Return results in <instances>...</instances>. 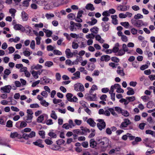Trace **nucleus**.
I'll return each mask as SVG.
<instances>
[{"instance_id": "obj_41", "label": "nucleus", "mask_w": 155, "mask_h": 155, "mask_svg": "<svg viewBox=\"0 0 155 155\" xmlns=\"http://www.w3.org/2000/svg\"><path fill=\"white\" fill-rule=\"evenodd\" d=\"M121 113L125 117H128L129 115V114L128 112L126 110H122Z\"/></svg>"}, {"instance_id": "obj_42", "label": "nucleus", "mask_w": 155, "mask_h": 155, "mask_svg": "<svg viewBox=\"0 0 155 155\" xmlns=\"http://www.w3.org/2000/svg\"><path fill=\"white\" fill-rule=\"evenodd\" d=\"M95 37V35L92 33L89 34L86 36V38L87 39H94Z\"/></svg>"}, {"instance_id": "obj_58", "label": "nucleus", "mask_w": 155, "mask_h": 155, "mask_svg": "<svg viewBox=\"0 0 155 155\" xmlns=\"http://www.w3.org/2000/svg\"><path fill=\"white\" fill-rule=\"evenodd\" d=\"M108 110L109 111H110L111 114L114 116H116L117 115V114L114 111V109L112 108H109L108 109Z\"/></svg>"}, {"instance_id": "obj_27", "label": "nucleus", "mask_w": 155, "mask_h": 155, "mask_svg": "<svg viewBox=\"0 0 155 155\" xmlns=\"http://www.w3.org/2000/svg\"><path fill=\"white\" fill-rule=\"evenodd\" d=\"M97 90V86L94 84L92 87L91 90L89 91V93L91 95H92V94L93 93L94 91Z\"/></svg>"}, {"instance_id": "obj_6", "label": "nucleus", "mask_w": 155, "mask_h": 155, "mask_svg": "<svg viewBox=\"0 0 155 155\" xmlns=\"http://www.w3.org/2000/svg\"><path fill=\"white\" fill-rule=\"evenodd\" d=\"M65 53L68 58H72L73 55H75L78 54V51L77 50H76L75 51L71 52L70 49L69 48H67L66 49Z\"/></svg>"}, {"instance_id": "obj_48", "label": "nucleus", "mask_w": 155, "mask_h": 155, "mask_svg": "<svg viewBox=\"0 0 155 155\" xmlns=\"http://www.w3.org/2000/svg\"><path fill=\"white\" fill-rule=\"evenodd\" d=\"M13 126L12 122L10 120H8L7 122L6 127H11Z\"/></svg>"}, {"instance_id": "obj_45", "label": "nucleus", "mask_w": 155, "mask_h": 155, "mask_svg": "<svg viewBox=\"0 0 155 155\" xmlns=\"http://www.w3.org/2000/svg\"><path fill=\"white\" fill-rule=\"evenodd\" d=\"M31 74L33 76V77L35 79H37L38 78V76L37 74V73L36 72V71H33L31 73Z\"/></svg>"}, {"instance_id": "obj_51", "label": "nucleus", "mask_w": 155, "mask_h": 155, "mask_svg": "<svg viewBox=\"0 0 155 155\" xmlns=\"http://www.w3.org/2000/svg\"><path fill=\"white\" fill-rule=\"evenodd\" d=\"M39 135L41 137L43 138H45V132L43 130H41L39 131L38 133Z\"/></svg>"}, {"instance_id": "obj_33", "label": "nucleus", "mask_w": 155, "mask_h": 155, "mask_svg": "<svg viewBox=\"0 0 155 155\" xmlns=\"http://www.w3.org/2000/svg\"><path fill=\"white\" fill-rule=\"evenodd\" d=\"M98 30L99 29L97 27H94L90 29V31H91L92 32L97 34V33L98 32Z\"/></svg>"}, {"instance_id": "obj_62", "label": "nucleus", "mask_w": 155, "mask_h": 155, "mask_svg": "<svg viewBox=\"0 0 155 155\" xmlns=\"http://www.w3.org/2000/svg\"><path fill=\"white\" fill-rule=\"evenodd\" d=\"M117 73L121 76H123L124 75V73L123 70H118L117 71Z\"/></svg>"}, {"instance_id": "obj_23", "label": "nucleus", "mask_w": 155, "mask_h": 155, "mask_svg": "<svg viewBox=\"0 0 155 155\" xmlns=\"http://www.w3.org/2000/svg\"><path fill=\"white\" fill-rule=\"evenodd\" d=\"M20 136L19 135L17 132L11 133L10 135V137L13 138H14L15 137L19 138Z\"/></svg>"}, {"instance_id": "obj_11", "label": "nucleus", "mask_w": 155, "mask_h": 155, "mask_svg": "<svg viewBox=\"0 0 155 155\" xmlns=\"http://www.w3.org/2000/svg\"><path fill=\"white\" fill-rule=\"evenodd\" d=\"M14 28L16 30H20L23 32L25 30V28L21 25L16 24L14 26Z\"/></svg>"}, {"instance_id": "obj_39", "label": "nucleus", "mask_w": 155, "mask_h": 155, "mask_svg": "<svg viewBox=\"0 0 155 155\" xmlns=\"http://www.w3.org/2000/svg\"><path fill=\"white\" fill-rule=\"evenodd\" d=\"M44 119V116L43 115H41L38 117L37 120L39 123H41L43 120Z\"/></svg>"}, {"instance_id": "obj_50", "label": "nucleus", "mask_w": 155, "mask_h": 155, "mask_svg": "<svg viewBox=\"0 0 155 155\" xmlns=\"http://www.w3.org/2000/svg\"><path fill=\"white\" fill-rule=\"evenodd\" d=\"M27 125V124L25 122L23 121H21L20 125V127L21 128L25 127H26Z\"/></svg>"}, {"instance_id": "obj_55", "label": "nucleus", "mask_w": 155, "mask_h": 155, "mask_svg": "<svg viewBox=\"0 0 155 155\" xmlns=\"http://www.w3.org/2000/svg\"><path fill=\"white\" fill-rule=\"evenodd\" d=\"M53 53L54 54L57 55H61L62 54V53L58 50H54L53 51Z\"/></svg>"}, {"instance_id": "obj_57", "label": "nucleus", "mask_w": 155, "mask_h": 155, "mask_svg": "<svg viewBox=\"0 0 155 155\" xmlns=\"http://www.w3.org/2000/svg\"><path fill=\"white\" fill-rule=\"evenodd\" d=\"M35 42L34 40H32L30 44V46L31 48L34 49L35 48Z\"/></svg>"}, {"instance_id": "obj_9", "label": "nucleus", "mask_w": 155, "mask_h": 155, "mask_svg": "<svg viewBox=\"0 0 155 155\" xmlns=\"http://www.w3.org/2000/svg\"><path fill=\"white\" fill-rule=\"evenodd\" d=\"M101 25L102 27L103 30L104 31L106 32L109 30L110 26L108 23L102 22L101 23Z\"/></svg>"}, {"instance_id": "obj_12", "label": "nucleus", "mask_w": 155, "mask_h": 155, "mask_svg": "<svg viewBox=\"0 0 155 155\" xmlns=\"http://www.w3.org/2000/svg\"><path fill=\"white\" fill-rule=\"evenodd\" d=\"M21 16L23 21H26L28 19V15L25 11H23L21 12Z\"/></svg>"}, {"instance_id": "obj_43", "label": "nucleus", "mask_w": 155, "mask_h": 155, "mask_svg": "<svg viewBox=\"0 0 155 155\" xmlns=\"http://www.w3.org/2000/svg\"><path fill=\"white\" fill-rule=\"evenodd\" d=\"M154 103L152 101H150L147 104V107L148 108H151L153 106Z\"/></svg>"}, {"instance_id": "obj_26", "label": "nucleus", "mask_w": 155, "mask_h": 155, "mask_svg": "<svg viewBox=\"0 0 155 155\" xmlns=\"http://www.w3.org/2000/svg\"><path fill=\"white\" fill-rule=\"evenodd\" d=\"M96 142L94 139H92L90 140V146L92 148L96 146Z\"/></svg>"}, {"instance_id": "obj_61", "label": "nucleus", "mask_w": 155, "mask_h": 155, "mask_svg": "<svg viewBox=\"0 0 155 155\" xmlns=\"http://www.w3.org/2000/svg\"><path fill=\"white\" fill-rule=\"evenodd\" d=\"M46 34V36L47 37H50L51 36L52 34V32L51 31L48 30Z\"/></svg>"}, {"instance_id": "obj_24", "label": "nucleus", "mask_w": 155, "mask_h": 155, "mask_svg": "<svg viewBox=\"0 0 155 155\" xmlns=\"http://www.w3.org/2000/svg\"><path fill=\"white\" fill-rule=\"evenodd\" d=\"M42 68V66L39 64H38L36 65H33L31 66V68L32 69H35L36 70L40 69Z\"/></svg>"}, {"instance_id": "obj_13", "label": "nucleus", "mask_w": 155, "mask_h": 155, "mask_svg": "<svg viewBox=\"0 0 155 155\" xmlns=\"http://www.w3.org/2000/svg\"><path fill=\"white\" fill-rule=\"evenodd\" d=\"M80 73L79 71H77L75 73L73 74L74 76L71 77V78L73 80H75L78 79L80 78Z\"/></svg>"}, {"instance_id": "obj_49", "label": "nucleus", "mask_w": 155, "mask_h": 155, "mask_svg": "<svg viewBox=\"0 0 155 155\" xmlns=\"http://www.w3.org/2000/svg\"><path fill=\"white\" fill-rule=\"evenodd\" d=\"M120 24L126 28H127L129 25V23L128 22H121Z\"/></svg>"}, {"instance_id": "obj_54", "label": "nucleus", "mask_w": 155, "mask_h": 155, "mask_svg": "<svg viewBox=\"0 0 155 155\" xmlns=\"http://www.w3.org/2000/svg\"><path fill=\"white\" fill-rule=\"evenodd\" d=\"M30 107L31 108H36L39 107V106L37 104H30Z\"/></svg>"}, {"instance_id": "obj_38", "label": "nucleus", "mask_w": 155, "mask_h": 155, "mask_svg": "<svg viewBox=\"0 0 155 155\" xmlns=\"http://www.w3.org/2000/svg\"><path fill=\"white\" fill-rule=\"evenodd\" d=\"M143 18V15L139 13H138L137 15H135L134 16V19H135L142 18Z\"/></svg>"}, {"instance_id": "obj_31", "label": "nucleus", "mask_w": 155, "mask_h": 155, "mask_svg": "<svg viewBox=\"0 0 155 155\" xmlns=\"http://www.w3.org/2000/svg\"><path fill=\"white\" fill-rule=\"evenodd\" d=\"M16 12V11L15 9L13 8H11L9 10V13L12 14L11 16L13 17V18H14L15 16V14Z\"/></svg>"}, {"instance_id": "obj_52", "label": "nucleus", "mask_w": 155, "mask_h": 155, "mask_svg": "<svg viewBox=\"0 0 155 155\" xmlns=\"http://www.w3.org/2000/svg\"><path fill=\"white\" fill-rule=\"evenodd\" d=\"M102 15L104 16L107 17L110 16V14L109 13L108 11H106L102 13Z\"/></svg>"}, {"instance_id": "obj_16", "label": "nucleus", "mask_w": 155, "mask_h": 155, "mask_svg": "<svg viewBox=\"0 0 155 155\" xmlns=\"http://www.w3.org/2000/svg\"><path fill=\"white\" fill-rule=\"evenodd\" d=\"M78 60L77 59L75 62H72L71 60L68 59L66 60L65 63L66 64L68 65H72L74 64H78Z\"/></svg>"}, {"instance_id": "obj_4", "label": "nucleus", "mask_w": 155, "mask_h": 155, "mask_svg": "<svg viewBox=\"0 0 155 155\" xmlns=\"http://www.w3.org/2000/svg\"><path fill=\"white\" fill-rule=\"evenodd\" d=\"M67 100L71 102H76L78 100V98L75 96H74L72 98L73 95L71 93H67L66 95Z\"/></svg>"}, {"instance_id": "obj_19", "label": "nucleus", "mask_w": 155, "mask_h": 155, "mask_svg": "<svg viewBox=\"0 0 155 155\" xmlns=\"http://www.w3.org/2000/svg\"><path fill=\"white\" fill-rule=\"evenodd\" d=\"M119 44L118 43H117L115 44V46H114L112 50V52L114 53H117L118 52L119 50Z\"/></svg>"}, {"instance_id": "obj_60", "label": "nucleus", "mask_w": 155, "mask_h": 155, "mask_svg": "<svg viewBox=\"0 0 155 155\" xmlns=\"http://www.w3.org/2000/svg\"><path fill=\"white\" fill-rule=\"evenodd\" d=\"M41 39V38L40 37H37L35 39L36 41V44L37 45H39L40 44V41Z\"/></svg>"}, {"instance_id": "obj_63", "label": "nucleus", "mask_w": 155, "mask_h": 155, "mask_svg": "<svg viewBox=\"0 0 155 155\" xmlns=\"http://www.w3.org/2000/svg\"><path fill=\"white\" fill-rule=\"evenodd\" d=\"M62 101V100L61 99H57L56 98H54L53 100V103L54 104H57L58 103H60Z\"/></svg>"}, {"instance_id": "obj_15", "label": "nucleus", "mask_w": 155, "mask_h": 155, "mask_svg": "<svg viewBox=\"0 0 155 155\" xmlns=\"http://www.w3.org/2000/svg\"><path fill=\"white\" fill-rule=\"evenodd\" d=\"M87 123L91 126L94 127L96 126V123L91 118H90L88 119L87 121Z\"/></svg>"}, {"instance_id": "obj_47", "label": "nucleus", "mask_w": 155, "mask_h": 155, "mask_svg": "<svg viewBox=\"0 0 155 155\" xmlns=\"http://www.w3.org/2000/svg\"><path fill=\"white\" fill-rule=\"evenodd\" d=\"M48 134L51 138H55L57 137L56 134L53 132H50Z\"/></svg>"}, {"instance_id": "obj_34", "label": "nucleus", "mask_w": 155, "mask_h": 155, "mask_svg": "<svg viewBox=\"0 0 155 155\" xmlns=\"http://www.w3.org/2000/svg\"><path fill=\"white\" fill-rule=\"evenodd\" d=\"M20 38L18 37H16L15 38H11L9 39V41L11 42H14L15 43H17L19 41Z\"/></svg>"}, {"instance_id": "obj_14", "label": "nucleus", "mask_w": 155, "mask_h": 155, "mask_svg": "<svg viewBox=\"0 0 155 155\" xmlns=\"http://www.w3.org/2000/svg\"><path fill=\"white\" fill-rule=\"evenodd\" d=\"M85 8L87 10H90L92 11H94L95 9L93 5L91 3H88L87 4Z\"/></svg>"}, {"instance_id": "obj_21", "label": "nucleus", "mask_w": 155, "mask_h": 155, "mask_svg": "<svg viewBox=\"0 0 155 155\" xmlns=\"http://www.w3.org/2000/svg\"><path fill=\"white\" fill-rule=\"evenodd\" d=\"M117 9L118 10L125 11L127 10V7L125 5H120L117 7Z\"/></svg>"}, {"instance_id": "obj_44", "label": "nucleus", "mask_w": 155, "mask_h": 155, "mask_svg": "<svg viewBox=\"0 0 155 155\" xmlns=\"http://www.w3.org/2000/svg\"><path fill=\"white\" fill-rule=\"evenodd\" d=\"M53 65V63L51 61H47L45 64V65L46 66H47L48 67H50Z\"/></svg>"}, {"instance_id": "obj_2", "label": "nucleus", "mask_w": 155, "mask_h": 155, "mask_svg": "<svg viewBox=\"0 0 155 155\" xmlns=\"http://www.w3.org/2000/svg\"><path fill=\"white\" fill-rule=\"evenodd\" d=\"M27 115L25 117V120L26 122L28 123H30L31 122L32 118L33 117V112L32 111L31 109H28L27 110Z\"/></svg>"}, {"instance_id": "obj_32", "label": "nucleus", "mask_w": 155, "mask_h": 155, "mask_svg": "<svg viewBox=\"0 0 155 155\" xmlns=\"http://www.w3.org/2000/svg\"><path fill=\"white\" fill-rule=\"evenodd\" d=\"M45 16L47 19L49 20L51 19V18H53L54 16V15L52 13H46L45 15Z\"/></svg>"}, {"instance_id": "obj_18", "label": "nucleus", "mask_w": 155, "mask_h": 155, "mask_svg": "<svg viewBox=\"0 0 155 155\" xmlns=\"http://www.w3.org/2000/svg\"><path fill=\"white\" fill-rule=\"evenodd\" d=\"M33 143L36 146H37L40 147H43L44 146L41 143V140H37L35 142H34Z\"/></svg>"}, {"instance_id": "obj_36", "label": "nucleus", "mask_w": 155, "mask_h": 155, "mask_svg": "<svg viewBox=\"0 0 155 155\" xmlns=\"http://www.w3.org/2000/svg\"><path fill=\"white\" fill-rule=\"evenodd\" d=\"M31 0H24L22 3L23 6L24 7H27L29 5V2Z\"/></svg>"}, {"instance_id": "obj_7", "label": "nucleus", "mask_w": 155, "mask_h": 155, "mask_svg": "<svg viewBox=\"0 0 155 155\" xmlns=\"http://www.w3.org/2000/svg\"><path fill=\"white\" fill-rule=\"evenodd\" d=\"M12 89V86L10 85L5 86L1 88V90L3 91V92L7 93H9Z\"/></svg>"}, {"instance_id": "obj_1", "label": "nucleus", "mask_w": 155, "mask_h": 155, "mask_svg": "<svg viewBox=\"0 0 155 155\" xmlns=\"http://www.w3.org/2000/svg\"><path fill=\"white\" fill-rule=\"evenodd\" d=\"M130 120L128 119H125L124 121L120 124V127L121 129L124 130H131L133 129V127L132 125H129L131 124Z\"/></svg>"}, {"instance_id": "obj_22", "label": "nucleus", "mask_w": 155, "mask_h": 155, "mask_svg": "<svg viewBox=\"0 0 155 155\" xmlns=\"http://www.w3.org/2000/svg\"><path fill=\"white\" fill-rule=\"evenodd\" d=\"M135 26L138 28L144 25L143 21L141 20H137Z\"/></svg>"}, {"instance_id": "obj_20", "label": "nucleus", "mask_w": 155, "mask_h": 155, "mask_svg": "<svg viewBox=\"0 0 155 155\" xmlns=\"http://www.w3.org/2000/svg\"><path fill=\"white\" fill-rule=\"evenodd\" d=\"M127 89L128 90L127 93V95H130L134 94L135 92L133 88L130 87H128Z\"/></svg>"}, {"instance_id": "obj_53", "label": "nucleus", "mask_w": 155, "mask_h": 155, "mask_svg": "<svg viewBox=\"0 0 155 155\" xmlns=\"http://www.w3.org/2000/svg\"><path fill=\"white\" fill-rule=\"evenodd\" d=\"M130 31L131 33L133 35H136L138 32L137 30L134 28H132L131 29Z\"/></svg>"}, {"instance_id": "obj_3", "label": "nucleus", "mask_w": 155, "mask_h": 155, "mask_svg": "<svg viewBox=\"0 0 155 155\" xmlns=\"http://www.w3.org/2000/svg\"><path fill=\"white\" fill-rule=\"evenodd\" d=\"M97 121L98 122L97 124V126L100 130H102L105 127L106 123L104 120L98 119L97 120Z\"/></svg>"}, {"instance_id": "obj_59", "label": "nucleus", "mask_w": 155, "mask_h": 155, "mask_svg": "<svg viewBox=\"0 0 155 155\" xmlns=\"http://www.w3.org/2000/svg\"><path fill=\"white\" fill-rule=\"evenodd\" d=\"M28 136L29 138H32L35 137V132L34 131H32L30 134L28 135Z\"/></svg>"}, {"instance_id": "obj_5", "label": "nucleus", "mask_w": 155, "mask_h": 155, "mask_svg": "<svg viewBox=\"0 0 155 155\" xmlns=\"http://www.w3.org/2000/svg\"><path fill=\"white\" fill-rule=\"evenodd\" d=\"M74 90L77 91H83L84 90V87L81 84L77 83L74 85Z\"/></svg>"}, {"instance_id": "obj_37", "label": "nucleus", "mask_w": 155, "mask_h": 155, "mask_svg": "<svg viewBox=\"0 0 155 155\" xmlns=\"http://www.w3.org/2000/svg\"><path fill=\"white\" fill-rule=\"evenodd\" d=\"M146 133L147 134H151L153 136L155 137V132L150 130H147L146 131Z\"/></svg>"}, {"instance_id": "obj_46", "label": "nucleus", "mask_w": 155, "mask_h": 155, "mask_svg": "<svg viewBox=\"0 0 155 155\" xmlns=\"http://www.w3.org/2000/svg\"><path fill=\"white\" fill-rule=\"evenodd\" d=\"M126 98L127 100H128L129 102L133 101L135 100V98L134 96L127 97Z\"/></svg>"}, {"instance_id": "obj_17", "label": "nucleus", "mask_w": 155, "mask_h": 155, "mask_svg": "<svg viewBox=\"0 0 155 155\" xmlns=\"http://www.w3.org/2000/svg\"><path fill=\"white\" fill-rule=\"evenodd\" d=\"M111 17L112 19V23L115 25L117 24L118 21L117 19V15H112Z\"/></svg>"}, {"instance_id": "obj_64", "label": "nucleus", "mask_w": 155, "mask_h": 155, "mask_svg": "<svg viewBox=\"0 0 155 155\" xmlns=\"http://www.w3.org/2000/svg\"><path fill=\"white\" fill-rule=\"evenodd\" d=\"M123 50H124L125 51L127 52L128 51V49L127 47V45L125 44H123L122 45Z\"/></svg>"}, {"instance_id": "obj_28", "label": "nucleus", "mask_w": 155, "mask_h": 155, "mask_svg": "<svg viewBox=\"0 0 155 155\" xmlns=\"http://www.w3.org/2000/svg\"><path fill=\"white\" fill-rule=\"evenodd\" d=\"M68 18L70 19V20H73V19H75V15L73 13H70L67 15Z\"/></svg>"}, {"instance_id": "obj_30", "label": "nucleus", "mask_w": 155, "mask_h": 155, "mask_svg": "<svg viewBox=\"0 0 155 155\" xmlns=\"http://www.w3.org/2000/svg\"><path fill=\"white\" fill-rule=\"evenodd\" d=\"M40 103L41 105L45 107H48L49 105V103L46 102V101L44 99L41 101Z\"/></svg>"}, {"instance_id": "obj_25", "label": "nucleus", "mask_w": 155, "mask_h": 155, "mask_svg": "<svg viewBox=\"0 0 155 155\" xmlns=\"http://www.w3.org/2000/svg\"><path fill=\"white\" fill-rule=\"evenodd\" d=\"M92 96H89L88 97V100L91 101H96L97 100V97L96 94H92Z\"/></svg>"}, {"instance_id": "obj_56", "label": "nucleus", "mask_w": 155, "mask_h": 155, "mask_svg": "<svg viewBox=\"0 0 155 155\" xmlns=\"http://www.w3.org/2000/svg\"><path fill=\"white\" fill-rule=\"evenodd\" d=\"M9 51V53L11 54L13 53L15 51V49L12 46L9 47L8 48Z\"/></svg>"}, {"instance_id": "obj_40", "label": "nucleus", "mask_w": 155, "mask_h": 155, "mask_svg": "<svg viewBox=\"0 0 155 155\" xmlns=\"http://www.w3.org/2000/svg\"><path fill=\"white\" fill-rule=\"evenodd\" d=\"M125 51L122 49H119L117 53V55L119 56H122L125 53Z\"/></svg>"}, {"instance_id": "obj_29", "label": "nucleus", "mask_w": 155, "mask_h": 155, "mask_svg": "<svg viewBox=\"0 0 155 155\" xmlns=\"http://www.w3.org/2000/svg\"><path fill=\"white\" fill-rule=\"evenodd\" d=\"M141 98L145 102L148 101L150 99V97L147 95H144L141 97Z\"/></svg>"}, {"instance_id": "obj_35", "label": "nucleus", "mask_w": 155, "mask_h": 155, "mask_svg": "<svg viewBox=\"0 0 155 155\" xmlns=\"http://www.w3.org/2000/svg\"><path fill=\"white\" fill-rule=\"evenodd\" d=\"M51 117L54 120H56L58 117L57 115L55 113V111L54 110H52L51 111Z\"/></svg>"}, {"instance_id": "obj_10", "label": "nucleus", "mask_w": 155, "mask_h": 155, "mask_svg": "<svg viewBox=\"0 0 155 155\" xmlns=\"http://www.w3.org/2000/svg\"><path fill=\"white\" fill-rule=\"evenodd\" d=\"M50 80L47 78L46 77H44L41 79L40 84H42L45 85L50 82Z\"/></svg>"}, {"instance_id": "obj_8", "label": "nucleus", "mask_w": 155, "mask_h": 155, "mask_svg": "<svg viewBox=\"0 0 155 155\" xmlns=\"http://www.w3.org/2000/svg\"><path fill=\"white\" fill-rule=\"evenodd\" d=\"M101 141L100 142V144L101 145L107 146L108 145L109 140L107 137H104L101 139Z\"/></svg>"}]
</instances>
